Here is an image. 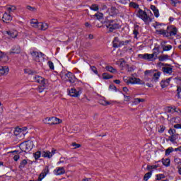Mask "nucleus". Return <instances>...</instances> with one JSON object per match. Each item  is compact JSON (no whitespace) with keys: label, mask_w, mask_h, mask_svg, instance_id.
I'll list each match as a JSON object with an SVG mask.
<instances>
[{"label":"nucleus","mask_w":181,"mask_h":181,"mask_svg":"<svg viewBox=\"0 0 181 181\" xmlns=\"http://www.w3.org/2000/svg\"><path fill=\"white\" fill-rule=\"evenodd\" d=\"M160 74H162V73L156 70H146L144 72L145 78L147 80V81L148 78L151 77L153 81H155L156 83L159 81Z\"/></svg>","instance_id":"nucleus-1"},{"label":"nucleus","mask_w":181,"mask_h":181,"mask_svg":"<svg viewBox=\"0 0 181 181\" xmlns=\"http://www.w3.org/2000/svg\"><path fill=\"white\" fill-rule=\"evenodd\" d=\"M136 16L141 19V21L144 22L146 25L152 22V18H151V16H148L146 12L144 11L141 8L138 9Z\"/></svg>","instance_id":"nucleus-2"},{"label":"nucleus","mask_w":181,"mask_h":181,"mask_svg":"<svg viewBox=\"0 0 181 181\" xmlns=\"http://www.w3.org/2000/svg\"><path fill=\"white\" fill-rule=\"evenodd\" d=\"M106 28L109 32H114L121 28V23L118 21H109L106 23Z\"/></svg>","instance_id":"nucleus-3"},{"label":"nucleus","mask_w":181,"mask_h":181,"mask_svg":"<svg viewBox=\"0 0 181 181\" xmlns=\"http://www.w3.org/2000/svg\"><path fill=\"white\" fill-rule=\"evenodd\" d=\"M30 54L32 56V58L35 62H37V63H42V62H44L45 57H43V53L37 51H31Z\"/></svg>","instance_id":"nucleus-4"},{"label":"nucleus","mask_w":181,"mask_h":181,"mask_svg":"<svg viewBox=\"0 0 181 181\" xmlns=\"http://www.w3.org/2000/svg\"><path fill=\"white\" fill-rule=\"evenodd\" d=\"M28 134V127H16L14 131V135L17 138H25V136Z\"/></svg>","instance_id":"nucleus-5"},{"label":"nucleus","mask_w":181,"mask_h":181,"mask_svg":"<svg viewBox=\"0 0 181 181\" xmlns=\"http://www.w3.org/2000/svg\"><path fill=\"white\" fill-rule=\"evenodd\" d=\"M131 43V40H125V41H119V38L115 37L112 45L113 47H122V46H127V45H129Z\"/></svg>","instance_id":"nucleus-6"},{"label":"nucleus","mask_w":181,"mask_h":181,"mask_svg":"<svg viewBox=\"0 0 181 181\" xmlns=\"http://www.w3.org/2000/svg\"><path fill=\"white\" fill-rule=\"evenodd\" d=\"M20 148L23 152H29V151L33 149V141H28L25 143H23L21 144Z\"/></svg>","instance_id":"nucleus-7"},{"label":"nucleus","mask_w":181,"mask_h":181,"mask_svg":"<svg viewBox=\"0 0 181 181\" xmlns=\"http://www.w3.org/2000/svg\"><path fill=\"white\" fill-rule=\"evenodd\" d=\"M69 95L70 97H74L75 98H77L81 95V93H83V90H81V88L76 89L74 88H72L69 90H68Z\"/></svg>","instance_id":"nucleus-8"},{"label":"nucleus","mask_w":181,"mask_h":181,"mask_svg":"<svg viewBox=\"0 0 181 181\" xmlns=\"http://www.w3.org/2000/svg\"><path fill=\"white\" fill-rule=\"evenodd\" d=\"M155 54L156 53L153 54H139V57L140 59H144V60H148V62H153L155 60Z\"/></svg>","instance_id":"nucleus-9"},{"label":"nucleus","mask_w":181,"mask_h":181,"mask_svg":"<svg viewBox=\"0 0 181 181\" xmlns=\"http://www.w3.org/2000/svg\"><path fill=\"white\" fill-rule=\"evenodd\" d=\"M56 153V150L52 149V151H42V157L46 158L47 159H52L53 156Z\"/></svg>","instance_id":"nucleus-10"},{"label":"nucleus","mask_w":181,"mask_h":181,"mask_svg":"<svg viewBox=\"0 0 181 181\" xmlns=\"http://www.w3.org/2000/svg\"><path fill=\"white\" fill-rule=\"evenodd\" d=\"M53 173L55 176H62V175L66 173V170L64 167H57L53 170Z\"/></svg>","instance_id":"nucleus-11"},{"label":"nucleus","mask_w":181,"mask_h":181,"mask_svg":"<svg viewBox=\"0 0 181 181\" xmlns=\"http://www.w3.org/2000/svg\"><path fill=\"white\" fill-rule=\"evenodd\" d=\"M34 80L36 83L41 84V86H45V84H47V81L45 79V78L39 75L35 76Z\"/></svg>","instance_id":"nucleus-12"},{"label":"nucleus","mask_w":181,"mask_h":181,"mask_svg":"<svg viewBox=\"0 0 181 181\" xmlns=\"http://www.w3.org/2000/svg\"><path fill=\"white\" fill-rule=\"evenodd\" d=\"M130 84L135 85H144L145 84V82L142 80H141L139 78H135V77H130Z\"/></svg>","instance_id":"nucleus-13"},{"label":"nucleus","mask_w":181,"mask_h":181,"mask_svg":"<svg viewBox=\"0 0 181 181\" xmlns=\"http://www.w3.org/2000/svg\"><path fill=\"white\" fill-rule=\"evenodd\" d=\"M2 33L3 35H4V36H6V35H8L9 37H18V31L16 30L3 31Z\"/></svg>","instance_id":"nucleus-14"},{"label":"nucleus","mask_w":181,"mask_h":181,"mask_svg":"<svg viewBox=\"0 0 181 181\" xmlns=\"http://www.w3.org/2000/svg\"><path fill=\"white\" fill-rule=\"evenodd\" d=\"M162 70L165 74H172L173 73V67L170 65H165L163 66Z\"/></svg>","instance_id":"nucleus-15"},{"label":"nucleus","mask_w":181,"mask_h":181,"mask_svg":"<svg viewBox=\"0 0 181 181\" xmlns=\"http://www.w3.org/2000/svg\"><path fill=\"white\" fill-rule=\"evenodd\" d=\"M2 21H3V22H4V23H9V22H11V21H12V16L11 14L8 13V12H6L3 15Z\"/></svg>","instance_id":"nucleus-16"},{"label":"nucleus","mask_w":181,"mask_h":181,"mask_svg":"<svg viewBox=\"0 0 181 181\" xmlns=\"http://www.w3.org/2000/svg\"><path fill=\"white\" fill-rule=\"evenodd\" d=\"M158 26H159L158 25L156 26V32L157 33H158L159 35H163V36H165V37H169V36H170V33L168 31H166V30H163V29L158 30Z\"/></svg>","instance_id":"nucleus-17"},{"label":"nucleus","mask_w":181,"mask_h":181,"mask_svg":"<svg viewBox=\"0 0 181 181\" xmlns=\"http://www.w3.org/2000/svg\"><path fill=\"white\" fill-rule=\"evenodd\" d=\"M21 51V47L19 45H15L11 49L10 54H19Z\"/></svg>","instance_id":"nucleus-18"},{"label":"nucleus","mask_w":181,"mask_h":181,"mask_svg":"<svg viewBox=\"0 0 181 181\" xmlns=\"http://www.w3.org/2000/svg\"><path fill=\"white\" fill-rule=\"evenodd\" d=\"M62 122H63V120L60 119L59 118L56 117H50V125H57L59 124H62Z\"/></svg>","instance_id":"nucleus-19"},{"label":"nucleus","mask_w":181,"mask_h":181,"mask_svg":"<svg viewBox=\"0 0 181 181\" xmlns=\"http://www.w3.org/2000/svg\"><path fill=\"white\" fill-rule=\"evenodd\" d=\"M9 73V67L5 66H0V76H6Z\"/></svg>","instance_id":"nucleus-20"},{"label":"nucleus","mask_w":181,"mask_h":181,"mask_svg":"<svg viewBox=\"0 0 181 181\" xmlns=\"http://www.w3.org/2000/svg\"><path fill=\"white\" fill-rule=\"evenodd\" d=\"M40 23L37 21V19H31L30 21V25L32 28H35V29H39V25Z\"/></svg>","instance_id":"nucleus-21"},{"label":"nucleus","mask_w":181,"mask_h":181,"mask_svg":"<svg viewBox=\"0 0 181 181\" xmlns=\"http://www.w3.org/2000/svg\"><path fill=\"white\" fill-rule=\"evenodd\" d=\"M66 76L69 78V83H71V84H73L74 83H76V76H74V74H73V73L68 72Z\"/></svg>","instance_id":"nucleus-22"},{"label":"nucleus","mask_w":181,"mask_h":181,"mask_svg":"<svg viewBox=\"0 0 181 181\" xmlns=\"http://www.w3.org/2000/svg\"><path fill=\"white\" fill-rule=\"evenodd\" d=\"M165 111L167 112H170L171 114H173V112H180V110L177 109L175 107H167Z\"/></svg>","instance_id":"nucleus-23"},{"label":"nucleus","mask_w":181,"mask_h":181,"mask_svg":"<svg viewBox=\"0 0 181 181\" xmlns=\"http://www.w3.org/2000/svg\"><path fill=\"white\" fill-rule=\"evenodd\" d=\"M167 29H170V36H176L177 35V28L173 26L168 27Z\"/></svg>","instance_id":"nucleus-24"},{"label":"nucleus","mask_w":181,"mask_h":181,"mask_svg":"<svg viewBox=\"0 0 181 181\" xmlns=\"http://www.w3.org/2000/svg\"><path fill=\"white\" fill-rule=\"evenodd\" d=\"M140 103H145V99L136 98L132 101V105H138Z\"/></svg>","instance_id":"nucleus-25"},{"label":"nucleus","mask_w":181,"mask_h":181,"mask_svg":"<svg viewBox=\"0 0 181 181\" xmlns=\"http://www.w3.org/2000/svg\"><path fill=\"white\" fill-rule=\"evenodd\" d=\"M172 80V78H168L166 80L162 81L160 82V86L163 88H165V87H168L169 86V83H170V81Z\"/></svg>","instance_id":"nucleus-26"},{"label":"nucleus","mask_w":181,"mask_h":181,"mask_svg":"<svg viewBox=\"0 0 181 181\" xmlns=\"http://www.w3.org/2000/svg\"><path fill=\"white\" fill-rule=\"evenodd\" d=\"M117 64L119 66L120 69H125L128 64H127V62L124 59H121L117 62Z\"/></svg>","instance_id":"nucleus-27"},{"label":"nucleus","mask_w":181,"mask_h":181,"mask_svg":"<svg viewBox=\"0 0 181 181\" xmlns=\"http://www.w3.org/2000/svg\"><path fill=\"white\" fill-rule=\"evenodd\" d=\"M151 11H153L154 16H156V18H159V10L158 9V8H156V6H155L154 5H151Z\"/></svg>","instance_id":"nucleus-28"},{"label":"nucleus","mask_w":181,"mask_h":181,"mask_svg":"<svg viewBox=\"0 0 181 181\" xmlns=\"http://www.w3.org/2000/svg\"><path fill=\"white\" fill-rule=\"evenodd\" d=\"M49 28V24L47 23H40L39 28L40 30H46Z\"/></svg>","instance_id":"nucleus-29"},{"label":"nucleus","mask_w":181,"mask_h":181,"mask_svg":"<svg viewBox=\"0 0 181 181\" xmlns=\"http://www.w3.org/2000/svg\"><path fill=\"white\" fill-rule=\"evenodd\" d=\"M177 139V134H174L168 137V141H170L172 144L176 145V140Z\"/></svg>","instance_id":"nucleus-30"},{"label":"nucleus","mask_w":181,"mask_h":181,"mask_svg":"<svg viewBox=\"0 0 181 181\" xmlns=\"http://www.w3.org/2000/svg\"><path fill=\"white\" fill-rule=\"evenodd\" d=\"M159 62H166V60H169V55H160L158 57Z\"/></svg>","instance_id":"nucleus-31"},{"label":"nucleus","mask_w":181,"mask_h":181,"mask_svg":"<svg viewBox=\"0 0 181 181\" xmlns=\"http://www.w3.org/2000/svg\"><path fill=\"white\" fill-rule=\"evenodd\" d=\"M2 59H4L5 62H8V60L9 59L6 54L0 51V62L2 60Z\"/></svg>","instance_id":"nucleus-32"},{"label":"nucleus","mask_w":181,"mask_h":181,"mask_svg":"<svg viewBox=\"0 0 181 181\" xmlns=\"http://www.w3.org/2000/svg\"><path fill=\"white\" fill-rule=\"evenodd\" d=\"M6 11L8 12V13L15 12V11H16V7L15 6H9L6 7Z\"/></svg>","instance_id":"nucleus-33"},{"label":"nucleus","mask_w":181,"mask_h":181,"mask_svg":"<svg viewBox=\"0 0 181 181\" xmlns=\"http://www.w3.org/2000/svg\"><path fill=\"white\" fill-rule=\"evenodd\" d=\"M162 162L164 166L168 167L170 165V159L169 158L163 159Z\"/></svg>","instance_id":"nucleus-34"},{"label":"nucleus","mask_w":181,"mask_h":181,"mask_svg":"<svg viewBox=\"0 0 181 181\" xmlns=\"http://www.w3.org/2000/svg\"><path fill=\"white\" fill-rule=\"evenodd\" d=\"M105 69L107 70V71H110V73H117V69H114L111 66H106Z\"/></svg>","instance_id":"nucleus-35"},{"label":"nucleus","mask_w":181,"mask_h":181,"mask_svg":"<svg viewBox=\"0 0 181 181\" xmlns=\"http://www.w3.org/2000/svg\"><path fill=\"white\" fill-rule=\"evenodd\" d=\"M151 177H152V173H151V172L147 173L144 175V180L148 181V180H149V179H151Z\"/></svg>","instance_id":"nucleus-36"},{"label":"nucleus","mask_w":181,"mask_h":181,"mask_svg":"<svg viewBox=\"0 0 181 181\" xmlns=\"http://www.w3.org/2000/svg\"><path fill=\"white\" fill-rule=\"evenodd\" d=\"M46 87H47V83L40 86L37 90L38 93H43V91H45Z\"/></svg>","instance_id":"nucleus-37"},{"label":"nucleus","mask_w":181,"mask_h":181,"mask_svg":"<svg viewBox=\"0 0 181 181\" xmlns=\"http://www.w3.org/2000/svg\"><path fill=\"white\" fill-rule=\"evenodd\" d=\"M102 77H103V80H110V78H112V76H111L107 73L103 74Z\"/></svg>","instance_id":"nucleus-38"},{"label":"nucleus","mask_w":181,"mask_h":181,"mask_svg":"<svg viewBox=\"0 0 181 181\" xmlns=\"http://www.w3.org/2000/svg\"><path fill=\"white\" fill-rule=\"evenodd\" d=\"M129 6H130V8H134V9H138V8H139V5H138L135 2H130Z\"/></svg>","instance_id":"nucleus-39"},{"label":"nucleus","mask_w":181,"mask_h":181,"mask_svg":"<svg viewBox=\"0 0 181 181\" xmlns=\"http://www.w3.org/2000/svg\"><path fill=\"white\" fill-rule=\"evenodd\" d=\"M93 16H95L98 21H101L104 15L101 13H96Z\"/></svg>","instance_id":"nucleus-40"},{"label":"nucleus","mask_w":181,"mask_h":181,"mask_svg":"<svg viewBox=\"0 0 181 181\" xmlns=\"http://www.w3.org/2000/svg\"><path fill=\"white\" fill-rule=\"evenodd\" d=\"M163 49L164 52H169V50H172V45H165L163 47Z\"/></svg>","instance_id":"nucleus-41"},{"label":"nucleus","mask_w":181,"mask_h":181,"mask_svg":"<svg viewBox=\"0 0 181 181\" xmlns=\"http://www.w3.org/2000/svg\"><path fill=\"white\" fill-rule=\"evenodd\" d=\"M165 129H166V127H165V126H159L158 127V131L159 134H163V132H165Z\"/></svg>","instance_id":"nucleus-42"},{"label":"nucleus","mask_w":181,"mask_h":181,"mask_svg":"<svg viewBox=\"0 0 181 181\" xmlns=\"http://www.w3.org/2000/svg\"><path fill=\"white\" fill-rule=\"evenodd\" d=\"M100 104H101L102 105H110V104H111V102L107 101L105 100H100Z\"/></svg>","instance_id":"nucleus-43"},{"label":"nucleus","mask_w":181,"mask_h":181,"mask_svg":"<svg viewBox=\"0 0 181 181\" xmlns=\"http://www.w3.org/2000/svg\"><path fill=\"white\" fill-rule=\"evenodd\" d=\"M42 156V151H37L35 154H34V158L35 159L37 160L39 159V158H40Z\"/></svg>","instance_id":"nucleus-44"},{"label":"nucleus","mask_w":181,"mask_h":181,"mask_svg":"<svg viewBox=\"0 0 181 181\" xmlns=\"http://www.w3.org/2000/svg\"><path fill=\"white\" fill-rule=\"evenodd\" d=\"M90 9L91 11H98L99 8H98V6L97 4H93L90 7Z\"/></svg>","instance_id":"nucleus-45"},{"label":"nucleus","mask_w":181,"mask_h":181,"mask_svg":"<svg viewBox=\"0 0 181 181\" xmlns=\"http://www.w3.org/2000/svg\"><path fill=\"white\" fill-rule=\"evenodd\" d=\"M90 69L95 74H96V76H98V77H100V75L98 74V71H97V68H95V66H90Z\"/></svg>","instance_id":"nucleus-46"},{"label":"nucleus","mask_w":181,"mask_h":181,"mask_svg":"<svg viewBox=\"0 0 181 181\" xmlns=\"http://www.w3.org/2000/svg\"><path fill=\"white\" fill-rule=\"evenodd\" d=\"M177 95L178 97V98H180L181 97V87L177 86Z\"/></svg>","instance_id":"nucleus-47"},{"label":"nucleus","mask_w":181,"mask_h":181,"mask_svg":"<svg viewBox=\"0 0 181 181\" xmlns=\"http://www.w3.org/2000/svg\"><path fill=\"white\" fill-rule=\"evenodd\" d=\"M47 65L49 66L50 70H54V64H53L52 61H49L47 62Z\"/></svg>","instance_id":"nucleus-48"},{"label":"nucleus","mask_w":181,"mask_h":181,"mask_svg":"<svg viewBox=\"0 0 181 181\" xmlns=\"http://www.w3.org/2000/svg\"><path fill=\"white\" fill-rule=\"evenodd\" d=\"M172 152H173V148H168L165 151V155H166V156L170 155V153H172Z\"/></svg>","instance_id":"nucleus-49"},{"label":"nucleus","mask_w":181,"mask_h":181,"mask_svg":"<svg viewBox=\"0 0 181 181\" xmlns=\"http://www.w3.org/2000/svg\"><path fill=\"white\" fill-rule=\"evenodd\" d=\"M153 53H156L155 54L156 57L158 56L159 54V47H154L153 49Z\"/></svg>","instance_id":"nucleus-50"},{"label":"nucleus","mask_w":181,"mask_h":181,"mask_svg":"<svg viewBox=\"0 0 181 181\" xmlns=\"http://www.w3.org/2000/svg\"><path fill=\"white\" fill-rule=\"evenodd\" d=\"M168 134H170V136L176 135V130L175 129H170Z\"/></svg>","instance_id":"nucleus-51"},{"label":"nucleus","mask_w":181,"mask_h":181,"mask_svg":"<svg viewBox=\"0 0 181 181\" xmlns=\"http://www.w3.org/2000/svg\"><path fill=\"white\" fill-rule=\"evenodd\" d=\"M28 11H30V12H35L36 8L32 7L30 6H28L27 7Z\"/></svg>","instance_id":"nucleus-52"},{"label":"nucleus","mask_w":181,"mask_h":181,"mask_svg":"<svg viewBox=\"0 0 181 181\" xmlns=\"http://www.w3.org/2000/svg\"><path fill=\"white\" fill-rule=\"evenodd\" d=\"M123 80H124V83H126V84H130V81H129L130 77L124 76L123 78Z\"/></svg>","instance_id":"nucleus-53"},{"label":"nucleus","mask_w":181,"mask_h":181,"mask_svg":"<svg viewBox=\"0 0 181 181\" xmlns=\"http://www.w3.org/2000/svg\"><path fill=\"white\" fill-rule=\"evenodd\" d=\"M44 124H48L50 125V117H46L45 119H43Z\"/></svg>","instance_id":"nucleus-54"},{"label":"nucleus","mask_w":181,"mask_h":181,"mask_svg":"<svg viewBox=\"0 0 181 181\" xmlns=\"http://www.w3.org/2000/svg\"><path fill=\"white\" fill-rule=\"evenodd\" d=\"M24 72L25 73V74H33V71H32V70H30V69H24Z\"/></svg>","instance_id":"nucleus-55"},{"label":"nucleus","mask_w":181,"mask_h":181,"mask_svg":"<svg viewBox=\"0 0 181 181\" xmlns=\"http://www.w3.org/2000/svg\"><path fill=\"white\" fill-rule=\"evenodd\" d=\"M124 101H126V102L131 101V96L124 95Z\"/></svg>","instance_id":"nucleus-56"},{"label":"nucleus","mask_w":181,"mask_h":181,"mask_svg":"<svg viewBox=\"0 0 181 181\" xmlns=\"http://www.w3.org/2000/svg\"><path fill=\"white\" fill-rule=\"evenodd\" d=\"M158 167H159V165L156 164V165L149 166L148 169H157V168H158Z\"/></svg>","instance_id":"nucleus-57"},{"label":"nucleus","mask_w":181,"mask_h":181,"mask_svg":"<svg viewBox=\"0 0 181 181\" xmlns=\"http://www.w3.org/2000/svg\"><path fill=\"white\" fill-rule=\"evenodd\" d=\"M72 146H75V149H77L78 148H80V146H81V145H80L78 144L74 143V144H72Z\"/></svg>","instance_id":"nucleus-58"},{"label":"nucleus","mask_w":181,"mask_h":181,"mask_svg":"<svg viewBox=\"0 0 181 181\" xmlns=\"http://www.w3.org/2000/svg\"><path fill=\"white\" fill-rule=\"evenodd\" d=\"M174 128H175L176 129H180L181 124H177L174 125Z\"/></svg>","instance_id":"nucleus-59"},{"label":"nucleus","mask_w":181,"mask_h":181,"mask_svg":"<svg viewBox=\"0 0 181 181\" xmlns=\"http://www.w3.org/2000/svg\"><path fill=\"white\" fill-rule=\"evenodd\" d=\"M28 163V161L26 160H23L22 162L21 163V166H25Z\"/></svg>","instance_id":"nucleus-60"},{"label":"nucleus","mask_w":181,"mask_h":181,"mask_svg":"<svg viewBox=\"0 0 181 181\" xmlns=\"http://www.w3.org/2000/svg\"><path fill=\"white\" fill-rule=\"evenodd\" d=\"M19 158H20L19 155H16L14 156L13 159L16 162H18V160H19Z\"/></svg>","instance_id":"nucleus-61"},{"label":"nucleus","mask_w":181,"mask_h":181,"mask_svg":"<svg viewBox=\"0 0 181 181\" xmlns=\"http://www.w3.org/2000/svg\"><path fill=\"white\" fill-rule=\"evenodd\" d=\"M165 177V176L163 175H157V179L158 180H160V179Z\"/></svg>","instance_id":"nucleus-62"},{"label":"nucleus","mask_w":181,"mask_h":181,"mask_svg":"<svg viewBox=\"0 0 181 181\" xmlns=\"http://www.w3.org/2000/svg\"><path fill=\"white\" fill-rule=\"evenodd\" d=\"M133 33L134 35V37L136 38L138 36V33H139L138 31L136 30H134Z\"/></svg>","instance_id":"nucleus-63"},{"label":"nucleus","mask_w":181,"mask_h":181,"mask_svg":"<svg viewBox=\"0 0 181 181\" xmlns=\"http://www.w3.org/2000/svg\"><path fill=\"white\" fill-rule=\"evenodd\" d=\"M176 83H177V84L178 86H181V79H177V80H176Z\"/></svg>","instance_id":"nucleus-64"}]
</instances>
